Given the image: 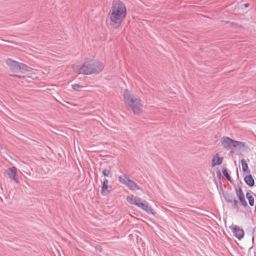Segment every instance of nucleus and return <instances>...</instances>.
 Masks as SVG:
<instances>
[{"instance_id": "obj_1", "label": "nucleus", "mask_w": 256, "mask_h": 256, "mask_svg": "<svg viewBox=\"0 0 256 256\" xmlns=\"http://www.w3.org/2000/svg\"><path fill=\"white\" fill-rule=\"evenodd\" d=\"M126 16V8L120 0H114L112 4V12L109 15L110 26L118 29Z\"/></svg>"}, {"instance_id": "obj_2", "label": "nucleus", "mask_w": 256, "mask_h": 256, "mask_svg": "<svg viewBox=\"0 0 256 256\" xmlns=\"http://www.w3.org/2000/svg\"><path fill=\"white\" fill-rule=\"evenodd\" d=\"M104 68V66L102 62L96 60H91L84 62L82 65L76 66L74 70L79 74L90 75L100 73Z\"/></svg>"}, {"instance_id": "obj_3", "label": "nucleus", "mask_w": 256, "mask_h": 256, "mask_svg": "<svg viewBox=\"0 0 256 256\" xmlns=\"http://www.w3.org/2000/svg\"><path fill=\"white\" fill-rule=\"evenodd\" d=\"M124 98L126 106L130 108L135 114H138L142 111V104L140 100L134 97L128 90H124Z\"/></svg>"}, {"instance_id": "obj_4", "label": "nucleus", "mask_w": 256, "mask_h": 256, "mask_svg": "<svg viewBox=\"0 0 256 256\" xmlns=\"http://www.w3.org/2000/svg\"><path fill=\"white\" fill-rule=\"evenodd\" d=\"M126 200L130 204L140 208L146 212L148 214L152 215L154 214L153 210L148 206L147 202L144 201L142 202L140 198H134L133 196H128L127 197Z\"/></svg>"}, {"instance_id": "obj_5", "label": "nucleus", "mask_w": 256, "mask_h": 256, "mask_svg": "<svg viewBox=\"0 0 256 256\" xmlns=\"http://www.w3.org/2000/svg\"><path fill=\"white\" fill-rule=\"evenodd\" d=\"M118 181L122 184L126 185L131 190H140L141 188L133 180L128 178L126 174L118 176Z\"/></svg>"}, {"instance_id": "obj_6", "label": "nucleus", "mask_w": 256, "mask_h": 256, "mask_svg": "<svg viewBox=\"0 0 256 256\" xmlns=\"http://www.w3.org/2000/svg\"><path fill=\"white\" fill-rule=\"evenodd\" d=\"M232 230L234 236L238 240H242L244 236V231L243 229L240 228L237 225L230 226Z\"/></svg>"}, {"instance_id": "obj_7", "label": "nucleus", "mask_w": 256, "mask_h": 256, "mask_svg": "<svg viewBox=\"0 0 256 256\" xmlns=\"http://www.w3.org/2000/svg\"><path fill=\"white\" fill-rule=\"evenodd\" d=\"M240 142L238 141L234 140L228 137H224L222 144L225 148L229 149L232 147H236V144Z\"/></svg>"}, {"instance_id": "obj_8", "label": "nucleus", "mask_w": 256, "mask_h": 256, "mask_svg": "<svg viewBox=\"0 0 256 256\" xmlns=\"http://www.w3.org/2000/svg\"><path fill=\"white\" fill-rule=\"evenodd\" d=\"M6 174L8 177L12 178L16 183H19L17 174V168L15 166L10 168L8 170Z\"/></svg>"}, {"instance_id": "obj_9", "label": "nucleus", "mask_w": 256, "mask_h": 256, "mask_svg": "<svg viewBox=\"0 0 256 256\" xmlns=\"http://www.w3.org/2000/svg\"><path fill=\"white\" fill-rule=\"evenodd\" d=\"M236 193L242 206L244 208L246 207V206H248V204L245 200L242 188L240 186H238V188H236Z\"/></svg>"}, {"instance_id": "obj_10", "label": "nucleus", "mask_w": 256, "mask_h": 256, "mask_svg": "<svg viewBox=\"0 0 256 256\" xmlns=\"http://www.w3.org/2000/svg\"><path fill=\"white\" fill-rule=\"evenodd\" d=\"M18 62L13 60L11 58H8L6 61V64L12 72H18Z\"/></svg>"}, {"instance_id": "obj_11", "label": "nucleus", "mask_w": 256, "mask_h": 256, "mask_svg": "<svg viewBox=\"0 0 256 256\" xmlns=\"http://www.w3.org/2000/svg\"><path fill=\"white\" fill-rule=\"evenodd\" d=\"M222 157H220L218 154L213 156L212 159V167H214L216 166H218L222 164Z\"/></svg>"}, {"instance_id": "obj_12", "label": "nucleus", "mask_w": 256, "mask_h": 256, "mask_svg": "<svg viewBox=\"0 0 256 256\" xmlns=\"http://www.w3.org/2000/svg\"><path fill=\"white\" fill-rule=\"evenodd\" d=\"M244 180L245 183L250 187H252L254 184V180L250 174L246 176Z\"/></svg>"}, {"instance_id": "obj_13", "label": "nucleus", "mask_w": 256, "mask_h": 256, "mask_svg": "<svg viewBox=\"0 0 256 256\" xmlns=\"http://www.w3.org/2000/svg\"><path fill=\"white\" fill-rule=\"evenodd\" d=\"M112 187L111 186H108V184H102V188H101V194L102 196H107L108 195L110 192Z\"/></svg>"}, {"instance_id": "obj_14", "label": "nucleus", "mask_w": 256, "mask_h": 256, "mask_svg": "<svg viewBox=\"0 0 256 256\" xmlns=\"http://www.w3.org/2000/svg\"><path fill=\"white\" fill-rule=\"evenodd\" d=\"M18 66V72H20L22 73H24L28 71V66L23 63L19 62Z\"/></svg>"}, {"instance_id": "obj_15", "label": "nucleus", "mask_w": 256, "mask_h": 256, "mask_svg": "<svg viewBox=\"0 0 256 256\" xmlns=\"http://www.w3.org/2000/svg\"><path fill=\"white\" fill-rule=\"evenodd\" d=\"M222 173L230 183H232V180L231 177L228 172V169L226 167L222 168Z\"/></svg>"}, {"instance_id": "obj_16", "label": "nucleus", "mask_w": 256, "mask_h": 256, "mask_svg": "<svg viewBox=\"0 0 256 256\" xmlns=\"http://www.w3.org/2000/svg\"><path fill=\"white\" fill-rule=\"evenodd\" d=\"M225 200L228 202H232V200L235 198L234 194L232 193H226L224 194Z\"/></svg>"}, {"instance_id": "obj_17", "label": "nucleus", "mask_w": 256, "mask_h": 256, "mask_svg": "<svg viewBox=\"0 0 256 256\" xmlns=\"http://www.w3.org/2000/svg\"><path fill=\"white\" fill-rule=\"evenodd\" d=\"M240 163L243 172L246 173H250L248 167L245 160H244V158L242 159Z\"/></svg>"}, {"instance_id": "obj_18", "label": "nucleus", "mask_w": 256, "mask_h": 256, "mask_svg": "<svg viewBox=\"0 0 256 256\" xmlns=\"http://www.w3.org/2000/svg\"><path fill=\"white\" fill-rule=\"evenodd\" d=\"M246 198H247L249 204L251 206H252L254 205V198L248 192H247L246 193Z\"/></svg>"}, {"instance_id": "obj_19", "label": "nucleus", "mask_w": 256, "mask_h": 256, "mask_svg": "<svg viewBox=\"0 0 256 256\" xmlns=\"http://www.w3.org/2000/svg\"><path fill=\"white\" fill-rule=\"evenodd\" d=\"M102 175L105 177H110L111 178L112 174H110V170L105 168L102 171Z\"/></svg>"}, {"instance_id": "obj_20", "label": "nucleus", "mask_w": 256, "mask_h": 256, "mask_svg": "<svg viewBox=\"0 0 256 256\" xmlns=\"http://www.w3.org/2000/svg\"><path fill=\"white\" fill-rule=\"evenodd\" d=\"M72 88L74 90H78L79 89L83 88V86L79 84H74L72 85Z\"/></svg>"}, {"instance_id": "obj_21", "label": "nucleus", "mask_w": 256, "mask_h": 256, "mask_svg": "<svg viewBox=\"0 0 256 256\" xmlns=\"http://www.w3.org/2000/svg\"><path fill=\"white\" fill-rule=\"evenodd\" d=\"M232 202L234 204V208L236 209L238 208V202L234 198L232 200Z\"/></svg>"}, {"instance_id": "obj_22", "label": "nucleus", "mask_w": 256, "mask_h": 256, "mask_svg": "<svg viewBox=\"0 0 256 256\" xmlns=\"http://www.w3.org/2000/svg\"><path fill=\"white\" fill-rule=\"evenodd\" d=\"M216 176H217V177L218 178H219V179L222 176V174H221V173L220 170H218L216 172Z\"/></svg>"}, {"instance_id": "obj_23", "label": "nucleus", "mask_w": 256, "mask_h": 256, "mask_svg": "<svg viewBox=\"0 0 256 256\" xmlns=\"http://www.w3.org/2000/svg\"><path fill=\"white\" fill-rule=\"evenodd\" d=\"M12 76L13 77L18 78H22L24 77V76H21L18 75V74H12Z\"/></svg>"}, {"instance_id": "obj_24", "label": "nucleus", "mask_w": 256, "mask_h": 256, "mask_svg": "<svg viewBox=\"0 0 256 256\" xmlns=\"http://www.w3.org/2000/svg\"><path fill=\"white\" fill-rule=\"evenodd\" d=\"M108 180L107 179L104 178L102 182V184H108Z\"/></svg>"}, {"instance_id": "obj_25", "label": "nucleus", "mask_w": 256, "mask_h": 256, "mask_svg": "<svg viewBox=\"0 0 256 256\" xmlns=\"http://www.w3.org/2000/svg\"><path fill=\"white\" fill-rule=\"evenodd\" d=\"M249 6V4H245L244 5V6L245 8H248V6Z\"/></svg>"}, {"instance_id": "obj_26", "label": "nucleus", "mask_w": 256, "mask_h": 256, "mask_svg": "<svg viewBox=\"0 0 256 256\" xmlns=\"http://www.w3.org/2000/svg\"><path fill=\"white\" fill-rule=\"evenodd\" d=\"M3 149V148L2 146V144H0V150H2Z\"/></svg>"}, {"instance_id": "obj_27", "label": "nucleus", "mask_w": 256, "mask_h": 256, "mask_svg": "<svg viewBox=\"0 0 256 256\" xmlns=\"http://www.w3.org/2000/svg\"><path fill=\"white\" fill-rule=\"evenodd\" d=\"M252 242H254V237H252Z\"/></svg>"}, {"instance_id": "obj_28", "label": "nucleus", "mask_w": 256, "mask_h": 256, "mask_svg": "<svg viewBox=\"0 0 256 256\" xmlns=\"http://www.w3.org/2000/svg\"><path fill=\"white\" fill-rule=\"evenodd\" d=\"M254 256H256V254H254Z\"/></svg>"}]
</instances>
